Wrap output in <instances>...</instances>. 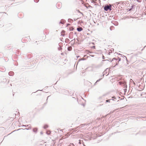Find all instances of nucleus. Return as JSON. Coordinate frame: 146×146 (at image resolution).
<instances>
[{"label": "nucleus", "mask_w": 146, "mask_h": 146, "mask_svg": "<svg viewBox=\"0 0 146 146\" xmlns=\"http://www.w3.org/2000/svg\"><path fill=\"white\" fill-rule=\"evenodd\" d=\"M40 133H41V134H42V132H41Z\"/></svg>", "instance_id": "obj_32"}, {"label": "nucleus", "mask_w": 146, "mask_h": 146, "mask_svg": "<svg viewBox=\"0 0 146 146\" xmlns=\"http://www.w3.org/2000/svg\"><path fill=\"white\" fill-rule=\"evenodd\" d=\"M90 55L92 57H94V56L93 55Z\"/></svg>", "instance_id": "obj_27"}, {"label": "nucleus", "mask_w": 146, "mask_h": 146, "mask_svg": "<svg viewBox=\"0 0 146 146\" xmlns=\"http://www.w3.org/2000/svg\"><path fill=\"white\" fill-rule=\"evenodd\" d=\"M130 82L131 83L133 82L134 85H135L136 84L135 83L133 82V80H132L131 79H130Z\"/></svg>", "instance_id": "obj_14"}, {"label": "nucleus", "mask_w": 146, "mask_h": 146, "mask_svg": "<svg viewBox=\"0 0 146 146\" xmlns=\"http://www.w3.org/2000/svg\"><path fill=\"white\" fill-rule=\"evenodd\" d=\"M56 132H58L59 133H60L62 131V130H60V131H58V132L57 131H56Z\"/></svg>", "instance_id": "obj_20"}, {"label": "nucleus", "mask_w": 146, "mask_h": 146, "mask_svg": "<svg viewBox=\"0 0 146 146\" xmlns=\"http://www.w3.org/2000/svg\"><path fill=\"white\" fill-rule=\"evenodd\" d=\"M131 9H130V10H129V11H130V10H131Z\"/></svg>", "instance_id": "obj_36"}, {"label": "nucleus", "mask_w": 146, "mask_h": 146, "mask_svg": "<svg viewBox=\"0 0 146 146\" xmlns=\"http://www.w3.org/2000/svg\"><path fill=\"white\" fill-rule=\"evenodd\" d=\"M78 128H77V127L76 128H74L73 129V130L74 131H77L78 129Z\"/></svg>", "instance_id": "obj_15"}, {"label": "nucleus", "mask_w": 146, "mask_h": 146, "mask_svg": "<svg viewBox=\"0 0 146 146\" xmlns=\"http://www.w3.org/2000/svg\"><path fill=\"white\" fill-rule=\"evenodd\" d=\"M102 58L103 59H104V56H102Z\"/></svg>", "instance_id": "obj_23"}, {"label": "nucleus", "mask_w": 146, "mask_h": 146, "mask_svg": "<svg viewBox=\"0 0 146 146\" xmlns=\"http://www.w3.org/2000/svg\"><path fill=\"white\" fill-rule=\"evenodd\" d=\"M80 56H77V58H78V57H79Z\"/></svg>", "instance_id": "obj_30"}, {"label": "nucleus", "mask_w": 146, "mask_h": 146, "mask_svg": "<svg viewBox=\"0 0 146 146\" xmlns=\"http://www.w3.org/2000/svg\"><path fill=\"white\" fill-rule=\"evenodd\" d=\"M95 47V46H93V48H94Z\"/></svg>", "instance_id": "obj_33"}, {"label": "nucleus", "mask_w": 146, "mask_h": 146, "mask_svg": "<svg viewBox=\"0 0 146 146\" xmlns=\"http://www.w3.org/2000/svg\"><path fill=\"white\" fill-rule=\"evenodd\" d=\"M104 9L106 11H108L109 10L110 11L111 10H112L111 5L109 4V5H105L104 7Z\"/></svg>", "instance_id": "obj_2"}, {"label": "nucleus", "mask_w": 146, "mask_h": 146, "mask_svg": "<svg viewBox=\"0 0 146 146\" xmlns=\"http://www.w3.org/2000/svg\"><path fill=\"white\" fill-rule=\"evenodd\" d=\"M119 3H118V2H117V3H116V4H117V5L118 4H119Z\"/></svg>", "instance_id": "obj_26"}, {"label": "nucleus", "mask_w": 146, "mask_h": 146, "mask_svg": "<svg viewBox=\"0 0 146 146\" xmlns=\"http://www.w3.org/2000/svg\"><path fill=\"white\" fill-rule=\"evenodd\" d=\"M77 30L78 31L80 32L83 29L82 27H78L77 28Z\"/></svg>", "instance_id": "obj_6"}, {"label": "nucleus", "mask_w": 146, "mask_h": 146, "mask_svg": "<svg viewBox=\"0 0 146 146\" xmlns=\"http://www.w3.org/2000/svg\"><path fill=\"white\" fill-rule=\"evenodd\" d=\"M60 7H61V5H60Z\"/></svg>", "instance_id": "obj_38"}, {"label": "nucleus", "mask_w": 146, "mask_h": 146, "mask_svg": "<svg viewBox=\"0 0 146 146\" xmlns=\"http://www.w3.org/2000/svg\"><path fill=\"white\" fill-rule=\"evenodd\" d=\"M137 1L139 2H141V0H137Z\"/></svg>", "instance_id": "obj_22"}, {"label": "nucleus", "mask_w": 146, "mask_h": 146, "mask_svg": "<svg viewBox=\"0 0 146 146\" xmlns=\"http://www.w3.org/2000/svg\"><path fill=\"white\" fill-rule=\"evenodd\" d=\"M74 29V28L73 27H71L70 28V31H73Z\"/></svg>", "instance_id": "obj_17"}, {"label": "nucleus", "mask_w": 146, "mask_h": 146, "mask_svg": "<svg viewBox=\"0 0 146 146\" xmlns=\"http://www.w3.org/2000/svg\"><path fill=\"white\" fill-rule=\"evenodd\" d=\"M112 98L115 99V96H113L112 97Z\"/></svg>", "instance_id": "obj_24"}, {"label": "nucleus", "mask_w": 146, "mask_h": 146, "mask_svg": "<svg viewBox=\"0 0 146 146\" xmlns=\"http://www.w3.org/2000/svg\"><path fill=\"white\" fill-rule=\"evenodd\" d=\"M121 60V58H113L111 61V62L115 61L116 62V64L115 65L114 67H115V66L117 65L118 64V63Z\"/></svg>", "instance_id": "obj_3"}, {"label": "nucleus", "mask_w": 146, "mask_h": 146, "mask_svg": "<svg viewBox=\"0 0 146 146\" xmlns=\"http://www.w3.org/2000/svg\"><path fill=\"white\" fill-rule=\"evenodd\" d=\"M119 83L120 85L124 87V88H127V86L125 82H119Z\"/></svg>", "instance_id": "obj_4"}, {"label": "nucleus", "mask_w": 146, "mask_h": 146, "mask_svg": "<svg viewBox=\"0 0 146 146\" xmlns=\"http://www.w3.org/2000/svg\"><path fill=\"white\" fill-rule=\"evenodd\" d=\"M61 5V4L59 3H57V6L58 7V5Z\"/></svg>", "instance_id": "obj_19"}, {"label": "nucleus", "mask_w": 146, "mask_h": 146, "mask_svg": "<svg viewBox=\"0 0 146 146\" xmlns=\"http://www.w3.org/2000/svg\"><path fill=\"white\" fill-rule=\"evenodd\" d=\"M85 125V124H83L81 125H80L77 127V128H78V129L82 127H84Z\"/></svg>", "instance_id": "obj_5"}, {"label": "nucleus", "mask_w": 146, "mask_h": 146, "mask_svg": "<svg viewBox=\"0 0 146 146\" xmlns=\"http://www.w3.org/2000/svg\"><path fill=\"white\" fill-rule=\"evenodd\" d=\"M79 60H82V59H80Z\"/></svg>", "instance_id": "obj_34"}, {"label": "nucleus", "mask_w": 146, "mask_h": 146, "mask_svg": "<svg viewBox=\"0 0 146 146\" xmlns=\"http://www.w3.org/2000/svg\"><path fill=\"white\" fill-rule=\"evenodd\" d=\"M37 129L36 128H34V129H33V131L35 133L37 132Z\"/></svg>", "instance_id": "obj_10"}, {"label": "nucleus", "mask_w": 146, "mask_h": 146, "mask_svg": "<svg viewBox=\"0 0 146 146\" xmlns=\"http://www.w3.org/2000/svg\"><path fill=\"white\" fill-rule=\"evenodd\" d=\"M39 1V0H34V1L36 3H37Z\"/></svg>", "instance_id": "obj_18"}, {"label": "nucleus", "mask_w": 146, "mask_h": 146, "mask_svg": "<svg viewBox=\"0 0 146 146\" xmlns=\"http://www.w3.org/2000/svg\"><path fill=\"white\" fill-rule=\"evenodd\" d=\"M72 49V47L71 46H69L68 48V51H71Z\"/></svg>", "instance_id": "obj_11"}, {"label": "nucleus", "mask_w": 146, "mask_h": 146, "mask_svg": "<svg viewBox=\"0 0 146 146\" xmlns=\"http://www.w3.org/2000/svg\"><path fill=\"white\" fill-rule=\"evenodd\" d=\"M14 74V73L13 71H10L9 73V75L10 76H13Z\"/></svg>", "instance_id": "obj_7"}, {"label": "nucleus", "mask_w": 146, "mask_h": 146, "mask_svg": "<svg viewBox=\"0 0 146 146\" xmlns=\"http://www.w3.org/2000/svg\"><path fill=\"white\" fill-rule=\"evenodd\" d=\"M68 21L69 23H72L73 22V20L72 19H68Z\"/></svg>", "instance_id": "obj_8"}, {"label": "nucleus", "mask_w": 146, "mask_h": 146, "mask_svg": "<svg viewBox=\"0 0 146 146\" xmlns=\"http://www.w3.org/2000/svg\"><path fill=\"white\" fill-rule=\"evenodd\" d=\"M97 82L96 81L94 84V85H96V84Z\"/></svg>", "instance_id": "obj_28"}, {"label": "nucleus", "mask_w": 146, "mask_h": 146, "mask_svg": "<svg viewBox=\"0 0 146 146\" xmlns=\"http://www.w3.org/2000/svg\"><path fill=\"white\" fill-rule=\"evenodd\" d=\"M110 30H111V27H110Z\"/></svg>", "instance_id": "obj_35"}, {"label": "nucleus", "mask_w": 146, "mask_h": 146, "mask_svg": "<svg viewBox=\"0 0 146 146\" xmlns=\"http://www.w3.org/2000/svg\"><path fill=\"white\" fill-rule=\"evenodd\" d=\"M77 19H75V18L74 19V21H76Z\"/></svg>", "instance_id": "obj_25"}, {"label": "nucleus", "mask_w": 146, "mask_h": 146, "mask_svg": "<svg viewBox=\"0 0 146 146\" xmlns=\"http://www.w3.org/2000/svg\"><path fill=\"white\" fill-rule=\"evenodd\" d=\"M80 12L81 14H82V15H83V14H82V12Z\"/></svg>", "instance_id": "obj_31"}, {"label": "nucleus", "mask_w": 146, "mask_h": 146, "mask_svg": "<svg viewBox=\"0 0 146 146\" xmlns=\"http://www.w3.org/2000/svg\"><path fill=\"white\" fill-rule=\"evenodd\" d=\"M136 84L139 87V91H141L144 89V85L143 83H140L139 82H138L136 83Z\"/></svg>", "instance_id": "obj_1"}, {"label": "nucleus", "mask_w": 146, "mask_h": 146, "mask_svg": "<svg viewBox=\"0 0 146 146\" xmlns=\"http://www.w3.org/2000/svg\"><path fill=\"white\" fill-rule=\"evenodd\" d=\"M50 131H46V133L48 135L50 134Z\"/></svg>", "instance_id": "obj_16"}, {"label": "nucleus", "mask_w": 146, "mask_h": 146, "mask_svg": "<svg viewBox=\"0 0 146 146\" xmlns=\"http://www.w3.org/2000/svg\"><path fill=\"white\" fill-rule=\"evenodd\" d=\"M64 23H65V20H61L60 22V23H61L62 24H64Z\"/></svg>", "instance_id": "obj_9"}, {"label": "nucleus", "mask_w": 146, "mask_h": 146, "mask_svg": "<svg viewBox=\"0 0 146 146\" xmlns=\"http://www.w3.org/2000/svg\"><path fill=\"white\" fill-rule=\"evenodd\" d=\"M101 79H99V80H98L96 81L98 82H99L101 80Z\"/></svg>", "instance_id": "obj_21"}, {"label": "nucleus", "mask_w": 146, "mask_h": 146, "mask_svg": "<svg viewBox=\"0 0 146 146\" xmlns=\"http://www.w3.org/2000/svg\"><path fill=\"white\" fill-rule=\"evenodd\" d=\"M48 127V125H44L43 127L44 129H46Z\"/></svg>", "instance_id": "obj_13"}, {"label": "nucleus", "mask_w": 146, "mask_h": 146, "mask_svg": "<svg viewBox=\"0 0 146 146\" xmlns=\"http://www.w3.org/2000/svg\"><path fill=\"white\" fill-rule=\"evenodd\" d=\"M60 7H61V5H60Z\"/></svg>", "instance_id": "obj_37"}, {"label": "nucleus", "mask_w": 146, "mask_h": 146, "mask_svg": "<svg viewBox=\"0 0 146 146\" xmlns=\"http://www.w3.org/2000/svg\"><path fill=\"white\" fill-rule=\"evenodd\" d=\"M58 7V8H59H59H60V7Z\"/></svg>", "instance_id": "obj_29"}, {"label": "nucleus", "mask_w": 146, "mask_h": 146, "mask_svg": "<svg viewBox=\"0 0 146 146\" xmlns=\"http://www.w3.org/2000/svg\"><path fill=\"white\" fill-rule=\"evenodd\" d=\"M111 100H114L113 99H110V100H106V102H110V101Z\"/></svg>", "instance_id": "obj_12"}]
</instances>
